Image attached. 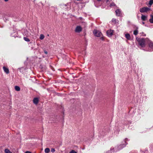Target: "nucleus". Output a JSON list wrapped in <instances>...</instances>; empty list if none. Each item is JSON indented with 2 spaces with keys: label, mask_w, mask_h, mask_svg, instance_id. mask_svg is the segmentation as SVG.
Returning <instances> with one entry per match:
<instances>
[{
  "label": "nucleus",
  "mask_w": 153,
  "mask_h": 153,
  "mask_svg": "<svg viewBox=\"0 0 153 153\" xmlns=\"http://www.w3.org/2000/svg\"><path fill=\"white\" fill-rule=\"evenodd\" d=\"M107 2L108 1V0H106Z\"/></svg>",
  "instance_id": "e433bc0d"
},
{
  "label": "nucleus",
  "mask_w": 153,
  "mask_h": 153,
  "mask_svg": "<svg viewBox=\"0 0 153 153\" xmlns=\"http://www.w3.org/2000/svg\"><path fill=\"white\" fill-rule=\"evenodd\" d=\"M93 33L94 35L97 37H100L102 35V34L100 31L96 30H94Z\"/></svg>",
  "instance_id": "20e7f679"
},
{
  "label": "nucleus",
  "mask_w": 153,
  "mask_h": 153,
  "mask_svg": "<svg viewBox=\"0 0 153 153\" xmlns=\"http://www.w3.org/2000/svg\"><path fill=\"white\" fill-rule=\"evenodd\" d=\"M79 19L80 20H81V21L80 22L81 23H83V24L85 25H86V23L84 22V20L82 17H79Z\"/></svg>",
  "instance_id": "2eb2a0df"
},
{
  "label": "nucleus",
  "mask_w": 153,
  "mask_h": 153,
  "mask_svg": "<svg viewBox=\"0 0 153 153\" xmlns=\"http://www.w3.org/2000/svg\"><path fill=\"white\" fill-rule=\"evenodd\" d=\"M26 32H27V33L25 34V35H26L27 36H28L29 35V33L27 32V31H26Z\"/></svg>",
  "instance_id": "c85d7f7f"
},
{
  "label": "nucleus",
  "mask_w": 153,
  "mask_h": 153,
  "mask_svg": "<svg viewBox=\"0 0 153 153\" xmlns=\"http://www.w3.org/2000/svg\"><path fill=\"white\" fill-rule=\"evenodd\" d=\"M100 39L102 40H104V38L103 37H101V38H100Z\"/></svg>",
  "instance_id": "7c9ffc66"
},
{
  "label": "nucleus",
  "mask_w": 153,
  "mask_h": 153,
  "mask_svg": "<svg viewBox=\"0 0 153 153\" xmlns=\"http://www.w3.org/2000/svg\"><path fill=\"white\" fill-rule=\"evenodd\" d=\"M115 5V4L114 3L112 2L110 4V6L112 7V6H114Z\"/></svg>",
  "instance_id": "393cba45"
},
{
  "label": "nucleus",
  "mask_w": 153,
  "mask_h": 153,
  "mask_svg": "<svg viewBox=\"0 0 153 153\" xmlns=\"http://www.w3.org/2000/svg\"><path fill=\"white\" fill-rule=\"evenodd\" d=\"M111 21L112 22L114 23V24H117L118 23V21L115 19L113 18L112 19Z\"/></svg>",
  "instance_id": "4468645a"
},
{
  "label": "nucleus",
  "mask_w": 153,
  "mask_h": 153,
  "mask_svg": "<svg viewBox=\"0 0 153 153\" xmlns=\"http://www.w3.org/2000/svg\"><path fill=\"white\" fill-rule=\"evenodd\" d=\"M5 1H7L9 0H4Z\"/></svg>",
  "instance_id": "72a5a7b5"
},
{
  "label": "nucleus",
  "mask_w": 153,
  "mask_h": 153,
  "mask_svg": "<svg viewBox=\"0 0 153 153\" xmlns=\"http://www.w3.org/2000/svg\"><path fill=\"white\" fill-rule=\"evenodd\" d=\"M151 18L149 20V22L151 23H153V15H151Z\"/></svg>",
  "instance_id": "f3484780"
},
{
  "label": "nucleus",
  "mask_w": 153,
  "mask_h": 153,
  "mask_svg": "<svg viewBox=\"0 0 153 153\" xmlns=\"http://www.w3.org/2000/svg\"><path fill=\"white\" fill-rule=\"evenodd\" d=\"M82 30V28L80 26H77L75 30V31L76 33H79Z\"/></svg>",
  "instance_id": "423d86ee"
},
{
  "label": "nucleus",
  "mask_w": 153,
  "mask_h": 153,
  "mask_svg": "<svg viewBox=\"0 0 153 153\" xmlns=\"http://www.w3.org/2000/svg\"><path fill=\"white\" fill-rule=\"evenodd\" d=\"M125 37L128 40H130L131 39V37L129 33H126L125 34Z\"/></svg>",
  "instance_id": "f8f14e48"
},
{
  "label": "nucleus",
  "mask_w": 153,
  "mask_h": 153,
  "mask_svg": "<svg viewBox=\"0 0 153 153\" xmlns=\"http://www.w3.org/2000/svg\"><path fill=\"white\" fill-rule=\"evenodd\" d=\"M114 150L115 151V149L114 150V148H111L110 149V150L107 151L106 153H112V152Z\"/></svg>",
  "instance_id": "dca6fc26"
},
{
  "label": "nucleus",
  "mask_w": 153,
  "mask_h": 153,
  "mask_svg": "<svg viewBox=\"0 0 153 153\" xmlns=\"http://www.w3.org/2000/svg\"><path fill=\"white\" fill-rule=\"evenodd\" d=\"M25 153H31V152L30 151H27L25 152Z\"/></svg>",
  "instance_id": "c756f323"
},
{
  "label": "nucleus",
  "mask_w": 153,
  "mask_h": 153,
  "mask_svg": "<svg viewBox=\"0 0 153 153\" xmlns=\"http://www.w3.org/2000/svg\"><path fill=\"white\" fill-rule=\"evenodd\" d=\"M138 33V31L137 30H136L134 31L133 34L135 35H136Z\"/></svg>",
  "instance_id": "412c9836"
},
{
  "label": "nucleus",
  "mask_w": 153,
  "mask_h": 153,
  "mask_svg": "<svg viewBox=\"0 0 153 153\" xmlns=\"http://www.w3.org/2000/svg\"><path fill=\"white\" fill-rule=\"evenodd\" d=\"M44 52L46 54H47V52L46 51H44Z\"/></svg>",
  "instance_id": "2f4dec72"
},
{
  "label": "nucleus",
  "mask_w": 153,
  "mask_h": 153,
  "mask_svg": "<svg viewBox=\"0 0 153 153\" xmlns=\"http://www.w3.org/2000/svg\"><path fill=\"white\" fill-rule=\"evenodd\" d=\"M143 36H146V34H144V35H143Z\"/></svg>",
  "instance_id": "c9c22d12"
},
{
  "label": "nucleus",
  "mask_w": 153,
  "mask_h": 153,
  "mask_svg": "<svg viewBox=\"0 0 153 153\" xmlns=\"http://www.w3.org/2000/svg\"><path fill=\"white\" fill-rule=\"evenodd\" d=\"M50 150L49 148H46L45 150V152L46 153H48L50 152Z\"/></svg>",
  "instance_id": "6ab92c4d"
},
{
  "label": "nucleus",
  "mask_w": 153,
  "mask_h": 153,
  "mask_svg": "<svg viewBox=\"0 0 153 153\" xmlns=\"http://www.w3.org/2000/svg\"><path fill=\"white\" fill-rule=\"evenodd\" d=\"M70 153H77V152H75V151L73 150L71 151L70 152Z\"/></svg>",
  "instance_id": "bb28decb"
},
{
  "label": "nucleus",
  "mask_w": 153,
  "mask_h": 153,
  "mask_svg": "<svg viewBox=\"0 0 153 153\" xmlns=\"http://www.w3.org/2000/svg\"><path fill=\"white\" fill-rule=\"evenodd\" d=\"M153 3V0H150L149 1V4L152 5Z\"/></svg>",
  "instance_id": "a878e982"
},
{
  "label": "nucleus",
  "mask_w": 153,
  "mask_h": 153,
  "mask_svg": "<svg viewBox=\"0 0 153 153\" xmlns=\"http://www.w3.org/2000/svg\"><path fill=\"white\" fill-rule=\"evenodd\" d=\"M24 39L26 42H29L30 41V40L26 37H24Z\"/></svg>",
  "instance_id": "a211bd4d"
},
{
  "label": "nucleus",
  "mask_w": 153,
  "mask_h": 153,
  "mask_svg": "<svg viewBox=\"0 0 153 153\" xmlns=\"http://www.w3.org/2000/svg\"><path fill=\"white\" fill-rule=\"evenodd\" d=\"M147 43L149 44V47L150 48L149 51H153V42L148 39Z\"/></svg>",
  "instance_id": "7ed1b4c3"
},
{
  "label": "nucleus",
  "mask_w": 153,
  "mask_h": 153,
  "mask_svg": "<svg viewBox=\"0 0 153 153\" xmlns=\"http://www.w3.org/2000/svg\"><path fill=\"white\" fill-rule=\"evenodd\" d=\"M3 68L4 71L7 74H8V73H9V69L6 68L5 67V66H4L3 67Z\"/></svg>",
  "instance_id": "1a4fd4ad"
},
{
  "label": "nucleus",
  "mask_w": 153,
  "mask_h": 153,
  "mask_svg": "<svg viewBox=\"0 0 153 153\" xmlns=\"http://www.w3.org/2000/svg\"><path fill=\"white\" fill-rule=\"evenodd\" d=\"M44 37L45 36L44 35L42 34H41L40 35L39 39L41 40H42L44 38Z\"/></svg>",
  "instance_id": "aec40b11"
},
{
  "label": "nucleus",
  "mask_w": 153,
  "mask_h": 153,
  "mask_svg": "<svg viewBox=\"0 0 153 153\" xmlns=\"http://www.w3.org/2000/svg\"><path fill=\"white\" fill-rule=\"evenodd\" d=\"M115 13L116 16H121L122 15L121 11L119 9L116 10Z\"/></svg>",
  "instance_id": "6e6552de"
},
{
  "label": "nucleus",
  "mask_w": 153,
  "mask_h": 153,
  "mask_svg": "<svg viewBox=\"0 0 153 153\" xmlns=\"http://www.w3.org/2000/svg\"><path fill=\"white\" fill-rule=\"evenodd\" d=\"M33 102L35 104H38L39 101V99L38 98L36 97L33 100Z\"/></svg>",
  "instance_id": "9b49d317"
},
{
  "label": "nucleus",
  "mask_w": 153,
  "mask_h": 153,
  "mask_svg": "<svg viewBox=\"0 0 153 153\" xmlns=\"http://www.w3.org/2000/svg\"><path fill=\"white\" fill-rule=\"evenodd\" d=\"M51 152H54L55 151V149H51Z\"/></svg>",
  "instance_id": "cd10ccee"
},
{
  "label": "nucleus",
  "mask_w": 153,
  "mask_h": 153,
  "mask_svg": "<svg viewBox=\"0 0 153 153\" xmlns=\"http://www.w3.org/2000/svg\"><path fill=\"white\" fill-rule=\"evenodd\" d=\"M150 10V8L148 7H143L140 10V11L141 13H144L145 12H147Z\"/></svg>",
  "instance_id": "39448f33"
},
{
  "label": "nucleus",
  "mask_w": 153,
  "mask_h": 153,
  "mask_svg": "<svg viewBox=\"0 0 153 153\" xmlns=\"http://www.w3.org/2000/svg\"><path fill=\"white\" fill-rule=\"evenodd\" d=\"M147 18V16L144 15L143 14H142L141 19L143 21H145L146 20Z\"/></svg>",
  "instance_id": "ddd939ff"
},
{
  "label": "nucleus",
  "mask_w": 153,
  "mask_h": 153,
  "mask_svg": "<svg viewBox=\"0 0 153 153\" xmlns=\"http://www.w3.org/2000/svg\"><path fill=\"white\" fill-rule=\"evenodd\" d=\"M101 0H97V1H101Z\"/></svg>",
  "instance_id": "f704fd0d"
},
{
  "label": "nucleus",
  "mask_w": 153,
  "mask_h": 153,
  "mask_svg": "<svg viewBox=\"0 0 153 153\" xmlns=\"http://www.w3.org/2000/svg\"><path fill=\"white\" fill-rule=\"evenodd\" d=\"M70 3H68L66 4L63 5H62V7L64 8H65V9L70 7Z\"/></svg>",
  "instance_id": "9d476101"
},
{
  "label": "nucleus",
  "mask_w": 153,
  "mask_h": 153,
  "mask_svg": "<svg viewBox=\"0 0 153 153\" xmlns=\"http://www.w3.org/2000/svg\"><path fill=\"white\" fill-rule=\"evenodd\" d=\"M126 146V144H125V143H124L121 144L119 146L116 147L115 148V150L116 151L120 150L125 147Z\"/></svg>",
  "instance_id": "f03ea898"
},
{
  "label": "nucleus",
  "mask_w": 153,
  "mask_h": 153,
  "mask_svg": "<svg viewBox=\"0 0 153 153\" xmlns=\"http://www.w3.org/2000/svg\"><path fill=\"white\" fill-rule=\"evenodd\" d=\"M15 89L18 91H19V87L17 86H15Z\"/></svg>",
  "instance_id": "5701e85b"
},
{
  "label": "nucleus",
  "mask_w": 153,
  "mask_h": 153,
  "mask_svg": "<svg viewBox=\"0 0 153 153\" xmlns=\"http://www.w3.org/2000/svg\"><path fill=\"white\" fill-rule=\"evenodd\" d=\"M114 31L113 30H109L107 31V34L109 37L111 36L113 34Z\"/></svg>",
  "instance_id": "0eeeda50"
},
{
  "label": "nucleus",
  "mask_w": 153,
  "mask_h": 153,
  "mask_svg": "<svg viewBox=\"0 0 153 153\" xmlns=\"http://www.w3.org/2000/svg\"><path fill=\"white\" fill-rule=\"evenodd\" d=\"M5 153H12L10 150L8 149H6L5 150Z\"/></svg>",
  "instance_id": "4be33fe9"
},
{
  "label": "nucleus",
  "mask_w": 153,
  "mask_h": 153,
  "mask_svg": "<svg viewBox=\"0 0 153 153\" xmlns=\"http://www.w3.org/2000/svg\"><path fill=\"white\" fill-rule=\"evenodd\" d=\"M129 140L128 139V138H126L125 139V140H124V143H125V144H126V145L127 144V143H126V141H129Z\"/></svg>",
  "instance_id": "b1692460"
},
{
  "label": "nucleus",
  "mask_w": 153,
  "mask_h": 153,
  "mask_svg": "<svg viewBox=\"0 0 153 153\" xmlns=\"http://www.w3.org/2000/svg\"><path fill=\"white\" fill-rule=\"evenodd\" d=\"M136 39L140 46L142 48H143L145 47L146 43H147L148 39H144L143 38H136Z\"/></svg>",
  "instance_id": "f257e3e1"
},
{
  "label": "nucleus",
  "mask_w": 153,
  "mask_h": 153,
  "mask_svg": "<svg viewBox=\"0 0 153 153\" xmlns=\"http://www.w3.org/2000/svg\"><path fill=\"white\" fill-rule=\"evenodd\" d=\"M142 23L144 25L145 24V22H142Z\"/></svg>",
  "instance_id": "473e14b6"
}]
</instances>
